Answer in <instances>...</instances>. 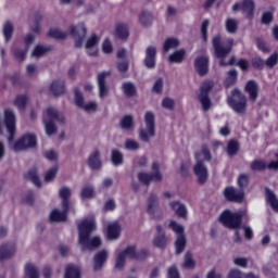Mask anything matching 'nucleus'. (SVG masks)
I'll list each match as a JSON object with an SVG mask.
<instances>
[{"mask_svg":"<svg viewBox=\"0 0 278 278\" xmlns=\"http://www.w3.org/2000/svg\"><path fill=\"white\" fill-rule=\"evenodd\" d=\"M79 244L83 250H94L101 245L100 237L90 238V233L97 229L96 219L90 216L78 224Z\"/></svg>","mask_w":278,"mask_h":278,"instance_id":"f257e3e1","label":"nucleus"},{"mask_svg":"<svg viewBox=\"0 0 278 278\" xmlns=\"http://www.w3.org/2000/svg\"><path fill=\"white\" fill-rule=\"evenodd\" d=\"M233 46V39L229 38L225 41L220 40L219 36L213 38V47L215 54L220 59V66H230L235 64V56H232L229 62H225L224 59L231 52Z\"/></svg>","mask_w":278,"mask_h":278,"instance_id":"f03ea898","label":"nucleus"},{"mask_svg":"<svg viewBox=\"0 0 278 278\" xmlns=\"http://www.w3.org/2000/svg\"><path fill=\"white\" fill-rule=\"evenodd\" d=\"M197 164L194 166V173L200 184H204L208 178V172L204 162L211 161L210 150L206 147L202 148V151L195 154Z\"/></svg>","mask_w":278,"mask_h":278,"instance_id":"7ed1b4c3","label":"nucleus"},{"mask_svg":"<svg viewBox=\"0 0 278 278\" xmlns=\"http://www.w3.org/2000/svg\"><path fill=\"white\" fill-rule=\"evenodd\" d=\"M60 198L63 200V211L58 208L50 213V220L53 223H62L66 220V213L68 210V198L71 197V189L68 187H62L59 191Z\"/></svg>","mask_w":278,"mask_h":278,"instance_id":"20e7f679","label":"nucleus"},{"mask_svg":"<svg viewBox=\"0 0 278 278\" xmlns=\"http://www.w3.org/2000/svg\"><path fill=\"white\" fill-rule=\"evenodd\" d=\"M55 122L63 123L64 117L62 114L58 113L54 108H48L43 113V123L46 128V134L51 137L56 132Z\"/></svg>","mask_w":278,"mask_h":278,"instance_id":"39448f33","label":"nucleus"},{"mask_svg":"<svg viewBox=\"0 0 278 278\" xmlns=\"http://www.w3.org/2000/svg\"><path fill=\"white\" fill-rule=\"evenodd\" d=\"M228 104L238 114L245 113L247 98L239 89L232 91V97L228 98Z\"/></svg>","mask_w":278,"mask_h":278,"instance_id":"423d86ee","label":"nucleus"},{"mask_svg":"<svg viewBox=\"0 0 278 278\" xmlns=\"http://www.w3.org/2000/svg\"><path fill=\"white\" fill-rule=\"evenodd\" d=\"M242 212L225 211L220 216V223L230 229H237L241 226Z\"/></svg>","mask_w":278,"mask_h":278,"instance_id":"0eeeda50","label":"nucleus"},{"mask_svg":"<svg viewBox=\"0 0 278 278\" xmlns=\"http://www.w3.org/2000/svg\"><path fill=\"white\" fill-rule=\"evenodd\" d=\"M214 83L212 80H206L202 84L200 88V92L198 94V99L202 104V109L204 112L210 111L212 106V101L208 97L210 91L213 89Z\"/></svg>","mask_w":278,"mask_h":278,"instance_id":"6e6552de","label":"nucleus"},{"mask_svg":"<svg viewBox=\"0 0 278 278\" xmlns=\"http://www.w3.org/2000/svg\"><path fill=\"white\" fill-rule=\"evenodd\" d=\"M146 128L140 130V139L143 142H149L155 135V118L152 112H147L144 116Z\"/></svg>","mask_w":278,"mask_h":278,"instance_id":"1a4fd4ad","label":"nucleus"},{"mask_svg":"<svg viewBox=\"0 0 278 278\" xmlns=\"http://www.w3.org/2000/svg\"><path fill=\"white\" fill-rule=\"evenodd\" d=\"M4 124L9 134L8 141L11 144L16 135V116L12 109L4 110Z\"/></svg>","mask_w":278,"mask_h":278,"instance_id":"9d476101","label":"nucleus"},{"mask_svg":"<svg viewBox=\"0 0 278 278\" xmlns=\"http://www.w3.org/2000/svg\"><path fill=\"white\" fill-rule=\"evenodd\" d=\"M140 256L134 245L128 247L123 252L118 253L116 257V268L122 269L125 266L127 260H139Z\"/></svg>","mask_w":278,"mask_h":278,"instance_id":"9b49d317","label":"nucleus"},{"mask_svg":"<svg viewBox=\"0 0 278 278\" xmlns=\"http://www.w3.org/2000/svg\"><path fill=\"white\" fill-rule=\"evenodd\" d=\"M169 228L177 235L176 240V252L177 254L182 253L186 248V237L184 235V227L176 222L172 220Z\"/></svg>","mask_w":278,"mask_h":278,"instance_id":"f8f14e48","label":"nucleus"},{"mask_svg":"<svg viewBox=\"0 0 278 278\" xmlns=\"http://www.w3.org/2000/svg\"><path fill=\"white\" fill-rule=\"evenodd\" d=\"M37 144V139L34 134H25L12 147L15 152L34 148Z\"/></svg>","mask_w":278,"mask_h":278,"instance_id":"ddd939ff","label":"nucleus"},{"mask_svg":"<svg viewBox=\"0 0 278 278\" xmlns=\"http://www.w3.org/2000/svg\"><path fill=\"white\" fill-rule=\"evenodd\" d=\"M153 174L139 173V180L141 184L148 186L151 182H159L162 180V175L160 173V165L157 162L153 163L152 166Z\"/></svg>","mask_w":278,"mask_h":278,"instance_id":"4468645a","label":"nucleus"},{"mask_svg":"<svg viewBox=\"0 0 278 278\" xmlns=\"http://www.w3.org/2000/svg\"><path fill=\"white\" fill-rule=\"evenodd\" d=\"M75 103L78 108L83 109L87 113H93L98 109V104L96 102L84 104L83 94L78 89H75Z\"/></svg>","mask_w":278,"mask_h":278,"instance_id":"2eb2a0df","label":"nucleus"},{"mask_svg":"<svg viewBox=\"0 0 278 278\" xmlns=\"http://www.w3.org/2000/svg\"><path fill=\"white\" fill-rule=\"evenodd\" d=\"M226 199L230 202L242 203L244 199L243 189H236L233 187H227L224 191Z\"/></svg>","mask_w":278,"mask_h":278,"instance_id":"dca6fc26","label":"nucleus"},{"mask_svg":"<svg viewBox=\"0 0 278 278\" xmlns=\"http://www.w3.org/2000/svg\"><path fill=\"white\" fill-rule=\"evenodd\" d=\"M71 35L75 39L76 48H80L84 43V39L87 35V30L84 24H79L78 26H73L71 30Z\"/></svg>","mask_w":278,"mask_h":278,"instance_id":"f3484780","label":"nucleus"},{"mask_svg":"<svg viewBox=\"0 0 278 278\" xmlns=\"http://www.w3.org/2000/svg\"><path fill=\"white\" fill-rule=\"evenodd\" d=\"M233 12H243L248 18L253 17L254 3L252 0H244L243 3H237L232 8Z\"/></svg>","mask_w":278,"mask_h":278,"instance_id":"a211bd4d","label":"nucleus"},{"mask_svg":"<svg viewBox=\"0 0 278 278\" xmlns=\"http://www.w3.org/2000/svg\"><path fill=\"white\" fill-rule=\"evenodd\" d=\"M147 213L153 219H159L161 217V210L159 208V202L156 195H151L148 201Z\"/></svg>","mask_w":278,"mask_h":278,"instance_id":"6ab92c4d","label":"nucleus"},{"mask_svg":"<svg viewBox=\"0 0 278 278\" xmlns=\"http://www.w3.org/2000/svg\"><path fill=\"white\" fill-rule=\"evenodd\" d=\"M251 168L254 172H262L265 170L266 168L277 170L278 161H273L267 165L263 160H255L254 162H252Z\"/></svg>","mask_w":278,"mask_h":278,"instance_id":"aec40b11","label":"nucleus"},{"mask_svg":"<svg viewBox=\"0 0 278 278\" xmlns=\"http://www.w3.org/2000/svg\"><path fill=\"white\" fill-rule=\"evenodd\" d=\"M100 41V38L97 35H92L88 41L86 42V51L87 54L90 56H97L98 55V43Z\"/></svg>","mask_w":278,"mask_h":278,"instance_id":"412c9836","label":"nucleus"},{"mask_svg":"<svg viewBox=\"0 0 278 278\" xmlns=\"http://www.w3.org/2000/svg\"><path fill=\"white\" fill-rule=\"evenodd\" d=\"M195 68L201 76L206 75L208 72V56L203 55L195 60Z\"/></svg>","mask_w":278,"mask_h":278,"instance_id":"4be33fe9","label":"nucleus"},{"mask_svg":"<svg viewBox=\"0 0 278 278\" xmlns=\"http://www.w3.org/2000/svg\"><path fill=\"white\" fill-rule=\"evenodd\" d=\"M245 91L249 93L250 100L256 102L258 98V85L254 80L248 81Z\"/></svg>","mask_w":278,"mask_h":278,"instance_id":"5701e85b","label":"nucleus"},{"mask_svg":"<svg viewBox=\"0 0 278 278\" xmlns=\"http://www.w3.org/2000/svg\"><path fill=\"white\" fill-rule=\"evenodd\" d=\"M121 235V226L117 222L110 223L108 226L106 236L109 240H116Z\"/></svg>","mask_w":278,"mask_h":278,"instance_id":"b1692460","label":"nucleus"},{"mask_svg":"<svg viewBox=\"0 0 278 278\" xmlns=\"http://www.w3.org/2000/svg\"><path fill=\"white\" fill-rule=\"evenodd\" d=\"M109 76V73L103 72L98 75V84H99V90H100V98L104 99L108 97V87L105 85V79Z\"/></svg>","mask_w":278,"mask_h":278,"instance_id":"393cba45","label":"nucleus"},{"mask_svg":"<svg viewBox=\"0 0 278 278\" xmlns=\"http://www.w3.org/2000/svg\"><path fill=\"white\" fill-rule=\"evenodd\" d=\"M88 165L91 169H100L102 166L101 160H100V152L98 150H94L89 159H88Z\"/></svg>","mask_w":278,"mask_h":278,"instance_id":"a878e982","label":"nucleus"},{"mask_svg":"<svg viewBox=\"0 0 278 278\" xmlns=\"http://www.w3.org/2000/svg\"><path fill=\"white\" fill-rule=\"evenodd\" d=\"M108 260V252L105 250L100 251L99 253L96 254L94 256V265L93 268L94 270H100L103 267V264Z\"/></svg>","mask_w":278,"mask_h":278,"instance_id":"bb28decb","label":"nucleus"},{"mask_svg":"<svg viewBox=\"0 0 278 278\" xmlns=\"http://www.w3.org/2000/svg\"><path fill=\"white\" fill-rule=\"evenodd\" d=\"M155 54H156V49L154 47H149L147 49L146 66L149 70H152L155 66Z\"/></svg>","mask_w":278,"mask_h":278,"instance_id":"cd10ccee","label":"nucleus"},{"mask_svg":"<svg viewBox=\"0 0 278 278\" xmlns=\"http://www.w3.org/2000/svg\"><path fill=\"white\" fill-rule=\"evenodd\" d=\"M15 252V248L13 244L5 243L0 248V261L11 257Z\"/></svg>","mask_w":278,"mask_h":278,"instance_id":"c85d7f7f","label":"nucleus"},{"mask_svg":"<svg viewBox=\"0 0 278 278\" xmlns=\"http://www.w3.org/2000/svg\"><path fill=\"white\" fill-rule=\"evenodd\" d=\"M170 207L176 212L177 216L180 218H186L188 211L185 204L179 202H172Z\"/></svg>","mask_w":278,"mask_h":278,"instance_id":"c756f323","label":"nucleus"},{"mask_svg":"<svg viewBox=\"0 0 278 278\" xmlns=\"http://www.w3.org/2000/svg\"><path fill=\"white\" fill-rule=\"evenodd\" d=\"M157 236L154 239V245L157 248H164L166 244V238L163 232L162 226H156Z\"/></svg>","mask_w":278,"mask_h":278,"instance_id":"7c9ffc66","label":"nucleus"},{"mask_svg":"<svg viewBox=\"0 0 278 278\" xmlns=\"http://www.w3.org/2000/svg\"><path fill=\"white\" fill-rule=\"evenodd\" d=\"M51 92L55 97H60L64 93V83L62 80L53 81L50 88Z\"/></svg>","mask_w":278,"mask_h":278,"instance_id":"2f4dec72","label":"nucleus"},{"mask_svg":"<svg viewBox=\"0 0 278 278\" xmlns=\"http://www.w3.org/2000/svg\"><path fill=\"white\" fill-rule=\"evenodd\" d=\"M115 36L119 40H126L129 36L128 27L124 24L117 25Z\"/></svg>","mask_w":278,"mask_h":278,"instance_id":"473e14b6","label":"nucleus"},{"mask_svg":"<svg viewBox=\"0 0 278 278\" xmlns=\"http://www.w3.org/2000/svg\"><path fill=\"white\" fill-rule=\"evenodd\" d=\"M186 56V51L184 49L175 51L173 54L169 55L168 61L169 63L179 64L184 61Z\"/></svg>","mask_w":278,"mask_h":278,"instance_id":"72a5a7b5","label":"nucleus"},{"mask_svg":"<svg viewBox=\"0 0 278 278\" xmlns=\"http://www.w3.org/2000/svg\"><path fill=\"white\" fill-rule=\"evenodd\" d=\"M24 278H39V271L34 264H26Z\"/></svg>","mask_w":278,"mask_h":278,"instance_id":"f704fd0d","label":"nucleus"},{"mask_svg":"<svg viewBox=\"0 0 278 278\" xmlns=\"http://www.w3.org/2000/svg\"><path fill=\"white\" fill-rule=\"evenodd\" d=\"M65 278H80V268L75 265H68L66 267Z\"/></svg>","mask_w":278,"mask_h":278,"instance_id":"c9c22d12","label":"nucleus"},{"mask_svg":"<svg viewBox=\"0 0 278 278\" xmlns=\"http://www.w3.org/2000/svg\"><path fill=\"white\" fill-rule=\"evenodd\" d=\"M179 47V41L176 38H167L164 42V52L168 53L170 50H175Z\"/></svg>","mask_w":278,"mask_h":278,"instance_id":"e433bc0d","label":"nucleus"},{"mask_svg":"<svg viewBox=\"0 0 278 278\" xmlns=\"http://www.w3.org/2000/svg\"><path fill=\"white\" fill-rule=\"evenodd\" d=\"M266 199L274 211L278 212V199L274 194V192L269 189L266 190Z\"/></svg>","mask_w":278,"mask_h":278,"instance_id":"4c0bfd02","label":"nucleus"},{"mask_svg":"<svg viewBox=\"0 0 278 278\" xmlns=\"http://www.w3.org/2000/svg\"><path fill=\"white\" fill-rule=\"evenodd\" d=\"M153 22V16L151 14V12H142L140 15V23L142 26L144 27H149L151 26Z\"/></svg>","mask_w":278,"mask_h":278,"instance_id":"58836bf2","label":"nucleus"},{"mask_svg":"<svg viewBox=\"0 0 278 278\" xmlns=\"http://www.w3.org/2000/svg\"><path fill=\"white\" fill-rule=\"evenodd\" d=\"M28 99L26 96H18L14 101V105L17 108L18 111H24Z\"/></svg>","mask_w":278,"mask_h":278,"instance_id":"ea45409f","label":"nucleus"},{"mask_svg":"<svg viewBox=\"0 0 278 278\" xmlns=\"http://www.w3.org/2000/svg\"><path fill=\"white\" fill-rule=\"evenodd\" d=\"M27 177L37 188L41 187V181L38 177L37 169L29 170Z\"/></svg>","mask_w":278,"mask_h":278,"instance_id":"a19ab883","label":"nucleus"},{"mask_svg":"<svg viewBox=\"0 0 278 278\" xmlns=\"http://www.w3.org/2000/svg\"><path fill=\"white\" fill-rule=\"evenodd\" d=\"M49 50H50V49H49L48 47L38 45V46L34 49L33 56H34V58H41V56L46 55V54L49 52Z\"/></svg>","mask_w":278,"mask_h":278,"instance_id":"79ce46f5","label":"nucleus"},{"mask_svg":"<svg viewBox=\"0 0 278 278\" xmlns=\"http://www.w3.org/2000/svg\"><path fill=\"white\" fill-rule=\"evenodd\" d=\"M237 77H238V74H237L236 70L229 71L226 83H225L226 87L229 88V87L233 86L237 81Z\"/></svg>","mask_w":278,"mask_h":278,"instance_id":"37998d69","label":"nucleus"},{"mask_svg":"<svg viewBox=\"0 0 278 278\" xmlns=\"http://www.w3.org/2000/svg\"><path fill=\"white\" fill-rule=\"evenodd\" d=\"M49 36H50L51 38H53V39L62 40V39H65V38L67 37V34L61 31V30L58 29V28H52V29H50V31H49Z\"/></svg>","mask_w":278,"mask_h":278,"instance_id":"c03bdc74","label":"nucleus"},{"mask_svg":"<svg viewBox=\"0 0 278 278\" xmlns=\"http://www.w3.org/2000/svg\"><path fill=\"white\" fill-rule=\"evenodd\" d=\"M226 28L229 34H236L238 28V22L235 18H228L226 22Z\"/></svg>","mask_w":278,"mask_h":278,"instance_id":"a18cd8bd","label":"nucleus"},{"mask_svg":"<svg viewBox=\"0 0 278 278\" xmlns=\"http://www.w3.org/2000/svg\"><path fill=\"white\" fill-rule=\"evenodd\" d=\"M94 197V189L92 186H86L81 190V198L83 199H93Z\"/></svg>","mask_w":278,"mask_h":278,"instance_id":"49530a36","label":"nucleus"},{"mask_svg":"<svg viewBox=\"0 0 278 278\" xmlns=\"http://www.w3.org/2000/svg\"><path fill=\"white\" fill-rule=\"evenodd\" d=\"M12 34H13V25L10 22H7L3 27V35L7 42H9L10 39L12 38Z\"/></svg>","mask_w":278,"mask_h":278,"instance_id":"de8ad7c7","label":"nucleus"},{"mask_svg":"<svg viewBox=\"0 0 278 278\" xmlns=\"http://www.w3.org/2000/svg\"><path fill=\"white\" fill-rule=\"evenodd\" d=\"M194 266H195V262H194L191 253H187L185 255L184 268H186V269H193Z\"/></svg>","mask_w":278,"mask_h":278,"instance_id":"09e8293b","label":"nucleus"},{"mask_svg":"<svg viewBox=\"0 0 278 278\" xmlns=\"http://www.w3.org/2000/svg\"><path fill=\"white\" fill-rule=\"evenodd\" d=\"M123 90L127 97H132L136 93V87L131 83H125L123 86Z\"/></svg>","mask_w":278,"mask_h":278,"instance_id":"8fccbe9b","label":"nucleus"},{"mask_svg":"<svg viewBox=\"0 0 278 278\" xmlns=\"http://www.w3.org/2000/svg\"><path fill=\"white\" fill-rule=\"evenodd\" d=\"M121 126L123 129L125 130H129L132 128L134 126V121H132V116L127 115L122 119Z\"/></svg>","mask_w":278,"mask_h":278,"instance_id":"3c124183","label":"nucleus"},{"mask_svg":"<svg viewBox=\"0 0 278 278\" xmlns=\"http://www.w3.org/2000/svg\"><path fill=\"white\" fill-rule=\"evenodd\" d=\"M112 161L115 166H119L123 164V155L119 151L114 150L112 152Z\"/></svg>","mask_w":278,"mask_h":278,"instance_id":"603ef678","label":"nucleus"},{"mask_svg":"<svg viewBox=\"0 0 278 278\" xmlns=\"http://www.w3.org/2000/svg\"><path fill=\"white\" fill-rule=\"evenodd\" d=\"M238 150H239V143L236 140H230L228 142V154L235 155L237 154Z\"/></svg>","mask_w":278,"mask_h":278,"instance_id":"864d4df0","label":"nucleus"},{"mask_svg":"<svg viewBox=\"0 0 278 278\" xmlns=\"http://www.w3.org/2000/svg\"><path fill=\"white\" fill-rule=\"evenodd\" d=\"M238 185L242 189L247 188L249 185V176L245 174H241L238 179Z\"/></svg>","mask_w":278,"mask_h":278,"instance_id":"5fc2aeb1","label":"nucleus"},{"mask_svg":"<svg viewBox=\"0 0 278 278\" xmlns=\"http://www.w3.org/2000/svg\"><path fill=\"white\" fill-rule=\"evenodd\" d=\"M125 148L129 151H136L139 149V144L136 140L134 139H127L125 143Z\"/></svg>","mask_w":278,"mask_h":278,"instance_id":"6e6d98bb","label":"nucleus"},{"mask_svg":"<svg viewBox=\"0 0 278 278\" xmlns=\"http://www.w3.org/2000/svg\"><path fill=\"white\" fill-rule=\"evenodd\" d=\"M56 172H58V167H52L51 169H49L46 173L45 181L46 182H51L54 179V177L56 175Z\"/></svg>","mask_w":278,"mask_h":278,"instance_id":"4d7b16f0","label":"nucleus"},{"mask_svg":"<svg viewBox=\"0 0 278 278\" xmlns=\"http://www.w3.org/2000/svg\"><path fill=\"white\" fill-rule=\"evenodd\" d=\"M102 50L105 54H111L113 52V46H112V42L109 39H106L103 42Z\"/></svg>","mask_w":278,"mask_h":278,"instance_id":"13d9d810","label":"nucleus"},{"mask_svg":"<svg viewBox=\"0 0 278 278\" xmlns=\"http://www.w3.org/2000/svg\"><path fill=\"white\" fill-rule=\"evenodd\" d=\"M278 62V53H274L273 55H270V58L267 59L266 61V65L268 67H274Z\"/></svg>","mask_w":278,"mask_h":278,"instance_id":"bf43d9fd","label":"nucleus"},{"mask_svg":"<svg viewBox=\"0 0 278 278\" xmlns=\"http://www.w3.org/2000/svg\"><path fill=\"white\" fill-rule=\"evenodd\" d=\"M210 26V22L207 20H205L203 23H202V27H201V33H202V36H203V40L206 41L207 40V28Z\"/></svg>","mask_w":278,"mask_h":278,"instance_id":"052dcab7","label":"nucleus"},{"mask_svg":"<svg viewBox=\"0 0 278 278\" xmlns=\"http://www.w3.org/2000/svg\"><path fill=\"white\" fill-rule=\"evenodd\" d=\"M175 106V102L173 99H169V98H165L163 100V108L164 109H167V110H173Z\"/></svg>","mask_w":278,"mask_h":278,"instance_id":"680f3d73","label":"nucleus"},{"mask_svg":"<svg viewBox=\"0 0 278 278\" xmlns=\"http://www.w3.org/2000/svg\"><path fill=\"white\" fill-rule=\"evenodd\" d=\"M168 278H180L179 273L175 266L169 267Z\"/></svg>","mask_w":278,"mask_h":278,"instance_id":"e2e57ef3","label":"nucleus"},{"mask_svg":"<svg viewBox=\"0 0 278 278\" xmlns=\"http://www.w3.org/2000/svg\"><path fill=\"white\" fill-rule=\"evenodd\" d=\"M257 47L264 53H268L269 52V48L266 46V43L262 39L257 40Z\"/></svg>","mask_w":278,"mask_h":278,"instance_id":"0e129e2a","label":"nucleus"},{"mask_svg":"<svg viewBox=\"0 0 278 278\" xmlns=\"http://www.w3.org/2000/svg\"><path fill=\"white\" fill-rule=\"evenodd\" d=\"M26 71H27V76L29 77H34L37 74V67L33 64H29Z\"/></svg>","mask_w":278,"mask_h":278,"instance_id":"69168bd1","label":"nucleus"},{"mask_svg":"<svg viewBox=\"0 0 278 278\" xmlns=\"http://www.w3.org/2000/svg\"><path fill=\"white\" fill-rule=\"evenodd\" d=\"M153 90L156 93H161V91L163 90V80L161 78L156 80Z\"/></svg>","mask_w":278,"mask_h":278,"instance_id":"338daca9","label":"nucleus"},{"mask_svg":"<svg viewBox=\"0 0 278 278\" xmlns=\"http://www.w3.org/2000/svg\"><path fill=\"white\" fill-rule=\"evenodd\" d=\"M228 278H243V276L240 270L232 269L230 270Z\"/></svg>","mask_w":278,"mask_h":278,"instance_id":"774afa93","label":"nucleus"}]
</instances>
